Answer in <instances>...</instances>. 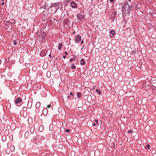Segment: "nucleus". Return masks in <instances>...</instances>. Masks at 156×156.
I'll list each match as a JSON object with an SVG mask.
<instances>
[{
  "mask_svg": "<svg viewBox=\"0 0 156 156\" xmlns=\"http://www.w3.org/2000/svg\"><path fill=\"white\" fill-rule=\"evenodd\" d=\"M129 5L127 2H125L122 7V14L123 12H125V13H128L129 14L130 13L131 9H129L128 8Z\"/></svg>",
  "mask_w": 156,
  "mask_h": 156,
  "instance_id": "nucleus-1",
  "label": "nucleus"
},
{
  "mask_svg": "<svg viewBox=\"0 0 156 156\" xmlns=\"http://www.w3.org/2000/svg\"><path fill=\"white\" fill-rule=\"evenodd\" d=\"M14 102L16 106H19L21 104V103L23 102L22 98L20 97H17L16 98Z\"/></svg>",
  "mask_w": 156,
  "mask_h": 156,
  "instance_id": "nucleus-2",
  "label": "nucleus"
},
{
  "mask_svg": "<svg viewBox=\"0 0 156 156\" xmlns=\"http://www.w3.org/2000/svg\"><path fill=\"white\" fill-rule=\"evenodd\" d=\"M81 37L80 35L77 34L75 36L74 41L76 43H78L81 41Z\"/></svg>",
  "mask_w": 156,
  "mask_h": 156,
  "instance_id": "nucleus-3",
  "label": "nucleus"
},
{
  "mask_svg": "<svg viewBox=\"0 0 156 156\" xmlns=\"http://www.w3.org/2000/svg\"><path fill=\"white\" fill-rule=\"evenodd\" d=\"M85 17V15L82 14L81 12H80V13H79L77 15V18L78 20H81L84 19Z\"/></svg>",
  "mask_w": 156,
  "mask_h": 156,
  "instance_id": "nucleus-4",
  "label": "nucleus"
},
{
  "mask_svg": "<svg viewBox=\"0 0 156 156\" xmlns=\"http://www.w3.org/2000/svg\"><path fill=\"white\" fill-rule=\"evenodd\" d=\"M48 51V50H46V49H44L41 50L40 53V56L41 57L45 56L46 55Z\"/></svg>",
  "mask_w": 156,
  "mask_h": 156,
  "instance_id": "nucleus-5",
  "label": "nucleus"
},
{
  "mask_svg": "<svg viewBox=\"0 0 156 156\" xmlns=\"http://www.w3.org/2000/svg\"><path fill=\"white\" fill-rule=\"evenodd\" d=\"M59 5V2L51 4L50 7H55L56 9H58V6Z\"/></svg>",
  "mask_w": 156,
  "mask_h": 156,
  "instance_id": "nucleus-6",
  "label": "nucleus"
},
{
  "mask_svg": "<svg viewBox=\"0 0 156 156\" xmlns=\"http://www.w3.org/2000/svg\"><path fill=\"white\" fill-rule=\"evenodd\" d=\"M38 36L39 37H41L40 41H42L44 43L46 41L45 37H46V36L41 35H38Z\"/></svg>",
  "mask_w": 156,
  "mask_h": 156,
  "instance_id": "nucleus-7",
  "label": "nucleus"
},
{
  "mask_svg": "<svg viewBox=\"0 0 156 156\" xmlns=\"http://www.w3.org/2000/svg\"><path fill=\"white\" fill-rule=\"evenodd\" d=\"M77 4L74 1H72L71 2L70 6L72 8L76 9L77 7Z\"/></svg>",
  "mask_w": 156,
  "mask_h": 156,
  "instance_id": "nucleus-8",
  "label": "nucleus"
},
{
  "mask_svg": "<svg viewBox=\"0 0 156 156\" xmlns=\"http://www.w3.org/2000/svg\"><path fill=\"white\" fill-rule=\"evenodd\" d=\"M48 113V110L47 108H44L42 111V113L44 116L47 115Z\"/></svg>",
  "mask_w": 156,
  "mask_h": 156,
  "instance_id": "nucleus-9",
  "label": "nucleus"
},
{
  "mask_svg": "<svg viewBox=\"0 0 156 156\" xmlns=\"http://www.w3.org/2000/svg\"><path fill=\"white\" fill-rule=\"evenodd\" d=\"M37 148L38 150L41 151L44 149L43 146L41 145H38V146L37 147Z\"/></svg>",
  "mask_w": 156,
  "mask_h": 156,
  "instance_id": "nucleus-10",
  "label": "nucleus"
},
{
  "mask_svg": "<svg viewBox=\"0 0 156 156\" xmlns=\"http://www.w3.org/2000/svg\"><path fill=\"white\" fill-rule=\"evenodd\" d=\"M80 64L81 65H84L86 64V61L83 58L81 59L80 60Z\"/></svg>",
  "mask_w": 156,
  "mask_h": 156,
  "instance_id": "nucleus-11",
  "label": "nucleus"
},
{
  "mask_svg": "<svg viewBox=\"0 0 156 156\" xmlns=\"http://www.w3.org/2000/svg\"><path fill=\"white\" fill-rule=\"evenodd\" d=\"M104 71L103 70H100L99 72V75L100 77H102L104 75Z\"/></svg>",
  "mask_w": 156,
  "mask_h": 156,
  "instance_id": "nucleus-12",
  "label": "nucleus"
},
{
  "mask_svg": "<svg viewBox=\"0 0 156 156\" xmlns=\"http://www.w3.org/2000/svg\"><path fill=\"white\" fill-rule=\"evenodd\" d=\"M30 135L29 132L28 131H26L25 134L24 136L26 138H28Z\"/></svg>",
  "mask_w": 156,
  "mask_h": 156,
  "instance_id": "nucleus-13",
  "label": "nucleus"
},
{
  "mask_svg": "<svg viewBox=\"0 0 156 156\" xmlns=\"http://www.w3.org/2000/svg\"><path fill=\"white\" fill-rule=\"evenodd\" d=\"M109 33L112 36H114L115 34V31L114 30H110Z\"/></svg>",
  "mask_w": 156,
  "mask_h": 156,
  "instance_id": "nucleus-14",
  "label": "nucleus"
},
{
  "mask_svg": "<svg viewBox=\"0 0 156 156\" xmlns=\"http://www.w3.org/2000/svg\"><path fill=\"white\" fill-rule=\"evenodd\" d=\"M27 111L23 112V115L24 118H26L27 116Z\"/></svg>",
  "mask_w": 156,
  "mask_h": 156,
  "instance_id": "nucleus-15",
  "label": "nucleus"
},
{
  "mask_svg": "<svg viewBox=\"0 0 156 156\" xmlns=\"http://www.w3.org/2000/svg\"><path fill=\"white\" fill-rule=\"evenodd\" d=\"M63 44L62 43H60L58 44V49L59 50H61L62 49V47Z\"/></svg>",
  "mask_w": 156,
  "mask_h": 156,
  "instance_id": "nucleus-16",
  "label": "nucleus"
},
{
  "mask_svg": "<svg viewBox=\"0 0 156 156\" xmlns=\"http://www.w3.org/2000/svg\"><path fill=\"white\" fill-rule=\"evenodd\" d=\"M76 95H77V97L78 98H80L82 97L81 93L80 92H78L77 93Z\"/></svg>",
  "mask_w": 156,
  "mask_h": 156,
  "instance_id": "nucleus-17",
  "label": "nucleus"
},
{
  "mask_svg": "<svg viewBox=\"0 0 156 156\" xmlns=\"http://www.w3.org/2000/svg\"><path fill=\"white\" fill-rule=\"evenodd\" d=\"M44 129V126L43 125H41L39 128V131L41 132L43 131Z\"/></svg>",
  "mask_w": 156,
  "mask_h": 156,
  "instance_id": "nucleus-18",
  "label": "nucleus"
},
{
  "mask_svg": "<svg viewBox=\"0 0 156 156\" xmlns=\"http://www.w3.org/2000/svg\"><path fill=\"white\" fill-rule=\"evenodd\" d=\"M41 105V103L40 102H38L36 104L35 107L36 108H39Z\"/></svg>",
  "mask_w": 156,
  "mask_h": 156,
  "instance_id": "nucleus-19",
  "label": "nucleus"
},
{
  "mask_svg": "<svg viewBox=\"0 0 156 156\" xmlns=\"http://www.w3.org/2000/svg\"><path fill=\"white\" fill-rule=\"evenodd\" d=\"M28 108L29 109L30 108L32 107V104L31 102L28 101L27 103Z\"/></svg>",
  "mask_w": 156,
  "mask_h": 156,
  "instance_id": "nucleus-20",
  "label": "nucleus"
},
{
  "mask_svg": "<svg viewBox=\"0 0 156 156\" xmlns=\"http://www.w3.org/2000/svg\"><path fill=\"white\" fill-rule=\"evenodd\" d=\"M71 67L72 69H75V70L76 66L75 65L74 63H72L71 65Z\"/></svg>",
  "mask_w": 156,
  "mask_h": 156,
  "instance_id": "nucleus-21",
  "label": "nucleus"
},
{
  "mask_svg": "<svg viewBox=\"0 0 156 156\" xmlns=\"http://www.w3.org/2000/svg\"><path fill=\"white\" fill-rule=\"evenodd\" d=\"M2 139L3 142H5L6 140V137L5 135L3 136H2Z\"/></svg>",
  "mask_w": 156,
  "mask_h": 156,
  "instance_id": "nucleus-22",
  "label": "nucleus"
},
{
  "mask_svg": "<svg viewBox=\"0 0 156 156\" xmlns=\"http://www.w3.org/2000/svg\"><path fill=\"white\" fill-rule=\"evenodd\" d=\"M37 68L36 66H34L32 68V70L34 72L37 71Z\"/></svg>",
  "mask_w": 156,
  "mask_h": 156,
  "instance_id": "nucleus-23",
  "label": "nucleus"
},
{
  "mask_svg": "<svg viewBox=\"0 0 156 156\" xmlns=\"http://www.w3.org/2000/svg\"><path fill=\"white\" fill-rule=\"evenodd\" d=\"M75 57H74L73 58H71L69 60V62H71L73 61H74L75 60Z\"/></svg>",
  "mask_w": 156,
  "mask_h": 156,
  "instance_id": "nucleus-24",
  "label": "nucleus"
},
{
  "mask_svg": "<svg viewBox=\"0 0 156 156\" xmlns=\"http://www.w3.org/2000/svg\"><path fill=\"white\" fill-rule=\"evenodd\" d=\"M64 20L65 21V24H68L69 21V19H68L67 18H66L65 19H64Z\"/></svg>",
  "mask_w": 156,
  "mask_h": 156,
  "instance_id": "nucleus-25",
  "label": "nucleus"
},
{
  "mask_svg": "<svg viewBox=\"0 0 156 156\" xmlns=\"http://www.w3.org/2000/svg\"><path fill=\"white\" fill-rule=\"evenodd\" d=\"M27 108L26 107H23L22 108L23 112L27 111Z\"/></svg>",
  "mask_w": 156,
  "mask_h": 156,
  "instance_id": "nucleus-26",
  "label": "nucleus"
},
{
  "mask_svg": "<svg viewBox=\"0 0 156 156\" xmlns=\"http://www.w3.org/2000/svg\"><path fill=\"white\" fill-rule=\"evenodd\" d=\"M34 128H32V127L30 129V132L31 134H32L34 132Z\"/></svg>",
  "mask_w": 156,
  "mask_h": 156,
  "instance_id": "nucleus-27",
  "label": "nucleus"
},
{
  "mask_svg": "<svg viewBox=\"0 0 156 156\" xmlns=\"http://www.w3.org/2000/svg\"><path fill=\"white\" fill-rule=\"evenodd\" d=\"M85 93H86V94H87V95H88V94L89 93V92L87 89H86V90H85L84 91V94Z\"/></svg>",
  "mask_w": 156,
  "mask_h": 156,
  "instance_id": "nucleus-28",
  "label": "nucleus"
},
{
  "mask_svg": "<svg viewBox=\"0 0 156 156\" xmlns=\"http://www.w3.org/2000/svg\"><path fill=\"white\" fill-rule=\"evenodd\" d=\"M41 35L43 36H45L46 37H47V34L46 32L45 31H44V32H43L42 34H41Z\"/></svg>",
  "mask_w": 156,
  "mask_h": 156,
  "instance_id": "nucleus-29",
  "label": "nucleus"
},
{
  "mask_svg": "<svg viewBox=\"0 0 156 156\" xmlns=\"http://www.w3.org/2000/svg\"><path fill=\"white\" fill-rule=\"evenodd\" d=\"M116 16H114V15H111V18L112 19V20H114V19L115 18V17Z\"/></svg>",
  "mask_w": 156,
  "mask_h": 156,
  "instance_id": "nucleus-30",
  "label": "nucleus"
},
{
  "mask_svg": "<svg viewBox=\"0 0 156 156\" xmlns=\"http://www.w3.org/2000/svg\"><path fill=\"white\" fill-rule=\"evenodd\" d=\"M150 145L149 144H148L147 145H146V146L145 147V148H146V149H147L148 150V149H150Z\"/></svg>",
  "mask_w": 156,
  "mask_h": 156,
  "instance_id": "nucleus-31",
  "label": "nucleus"
},
{
  "mask_svg": "<svg viewBox=\"0 0 156 156\" xmlns=\"http://www.w3.org/2000/svg\"><path fill=\"white\" fill-rule=\"evenodd\" d=\"M22 154H26V150L23 149L22 151Z\"/></svg>",
  "mask_w": 156,
  "mask_h": 156,
  "instance_id": "nucleus-32",
  "label": "nucleus"
},
{
  "mask_svg": "<svg viewBox=\"0 0 156 156\" xmlns=\"http://www.w3.org/2000/svg\"><path fill=\"white\" fill-rule=\"evenodd\" d=\"M96 92H97L98 93V94L99 95L101 93V91L99 90L98 89H97L96 90Z\"/></svg>",
  "mask_w": 156,
  "mask_h": 156,
  "instance_id": "nucleus-33",
  "label": "nucleus"
},
{
  "mask_svg": "<svg viewBox=\"0 0 156 156\" xmlns=\"http://www.w3.org/2000/svg\"><path fill=\"white\" fill-rule=\"evenodd\" d=\"M70 95L72 96V99H73L74 95L73 92H70L69 93Z\"/></svg>",
  "mask_w": 156,
  "mask_h": 156,
  "instance_id": "nucleus-34",
  "label": "nucleus"
},
{
  "mask_svg": "<svg viewBox=\"0 0 156 156\" xmlns=\"http://www.w3.org/2000/svg\"><path fill=\"white\" fill-rule=\"evenodd\" d=\"M58 147L59 148L62 149L63 148V145L62 144H60L58 145Z\"/></svg>",
  "mask_w": 156,
  "mask_h": 156,
  "instance_id": "nucleus-35",
  "label": "nucleus"
},
{
  "mask_svg": "<svg viewBox=\"0 0 156 156\" xmlns=\"http://www.w3.org/2000/svg\"><path fill=\"white\" fill-rule=\"evenodd\" d=\"M117 14V12L115 11H114L112 13V15L116 16Z\"/></svg>",
  "mask_w": 156,
  "mask_h": 156,
  "instance_id": "nucleus-36",
  "label": "nucleus"
},
{
  "mask_svg": "<svg viewBox=\"0 0 156 156\" xmlns=\"http://www.w3.org/2000/svg\"><path fill=\"white\" fill-rule=\"evenodd\" d=\"M11 23L12 24H15V20L14 19H12L11 20Z\"/></svg>",
  "mask_w": 156,
  "mask_h": 156,
  "instance_id": "nucleus-37",
  "label": "nucleus"
},
{
  "mask_svg": "<svg viewBox=\"0 0 156 156\" xmlns=\"http://www.w3.org/2000/svg\"><path fill=\"white\" fill-rule=\"evenodd\" d=\"M136 48H134L133 50L132 51V53H134V54L136 53Z\"/></svg>",
  "mask_w": 156,
  "mask_h": 156,
  "instance_id": "nucleus-38",
  "label": "nucleus"
},
{
  "mask_svg": "<svg viewBox=\"0 0 156 156\" xmlns=\"http://www.w3.org/2000/svg\"><path fill=\"white\" fill-rule=\"evenodd\" d=\"M109 1L111 3H112L113 4L115 2V0H109Z\"/></svg>",
  "mask_w": 156,
  "mask_h": 156,
  "instance_id": "nucleus-39",
  "label": "nucleus"
},
{
  "mask_svg": "<svg viewBox=\"0 0 156 156\" xmlns=\"http://www.w3.org/2000/svg\"><path fill=\"white\" fill-rule=\"evenodd\" d=\"M16 40H15L13 41V44L14 45L16 46L17 44V43L16 42Z\"/></svg>",
  "mask_w": 156,
  "mask_h": 156,
  "instance_id": "nucleus-40",
  "label": "nucleus"
},
{
  "mask_svg": "<svg viewBox=\"0 0 156 156\" xmlns=\"http://www.w3.org/2000/svg\"><path fill=\"white\" fill-rule=\"evenodd\" d=\"M37 140V139L36 138H35L33 140L32 142L33 143H34L35 144H36V143L35 142H36V140Z\"/></svg>",
  "mask_w": 156,
  "mask_h": 156,
  "instance_id": "nucleus-41",
  "label": "nucleus"
},
{
  "mask_svg": "<svg viewBox=\"0 0 156 156\" xmlns=\"http://www.w3.org/2000/svg\"><path fill=\"white\" fill-rule=\"evenodd\" d=\"M70 130L69 129H66L65 130V131L67 133H69V132H70Z\"/></svg>",
  "mask_w": 156,
  "mask_h": 156,
  "instance_id": "nucleus-42",
  "label": "nucleus"
},
{
  "mask_svg": "<svg viewBox=\"0 0 156 156\" xmlns=\"http://www.w3.org/2000/svg\"><path fill=\"white\" fill-rule=\"evenodd\" d=\"M153 84L156 83V80H153L152 81Z\"/></svg>",
  "mask_w": 156,
  "mask_h": 156,
  "instance_id": "nucleus-43",
  "label": "nucleus"
},
{
  "mask_svg": "<svg viewBox=\"0 0 156 156\" xmlns=\"http://www.w3.org/2000/svg\"><path fill=\"white\" fill-rule=\"evenodd\" d=\"M133 6H132V5H130L128 6V8L129 9H131L132 8Z\"/></svg>",
  "mask_w": 156,
  "mask_h": 156,
  "instance_id": "nucleus-44",
  "label": "nucleus"
},
{
  "mask_svg": "<svg viewBox=\"0 0 156 156\" xmlns=\"http://www.w3.org/2000/svg\"><path fill=\"white\" fill-rule=\"evenodd\" d=\"M27 156H34L33 154L31 153H29L28 154Z\"/></svg>",
  "mask_w": 156,
  "mask_h": 156,
  "instance_id": "nucleus-45",
  "label": "nucleus"
},
{
  "mask_svg": "<svg viewBox=\"0 0 156 156\" xmlns=\"http://www.w3.org/2000/svg\"><path fill=\"white\" fill-rule=\"evenodd\" d=\"M95 122H96V124L97 125H98V121L97 120V119H95Z\"/></svg>",
  "mask_w": 156,
  "mask_h": 156,
  "instance_id": "nucleus-46",
  "label": "nucleus"
},
{
  "mask_svg": "<svg viewBox=\"0 0 156 156\" xmlns=\"http://www.w3.org/2000/svg\"><path fill=\"white\" fill-rule=\"evenodd\" d=\"M51 107V104H50V105H48L47 106V107L48 108H50V107Z\"/></svg>",
  "mask_w": 156,
  "mask_h": 156,
  "instance_id": "nucleus-47",
  "label": "nucleus"
},
{
  "mask_svg": "<svg viewBox=\"0 0 156 156\" xmlns=\"http://www.w3.org/2000/svg\"><path fill=\"white\" fill-rule=\"evenodd\" d=\"M128 133H133V131L131 130H129L128 132Z\"/></svg>",
  "mask_w": 156,
  "mask_h": 156,
  "instance_id": "nucleus-48",
  "label": "nucleus"
},
{
  "mask_svg": "<svg viewBox=\"0 0 156 156\" xmlns=\"http://www.w3.org/2000/svg\"><path fill=\"white\" fill-rule=\"evenodd\" d=\"M65 54L66 55H68V53L67 51H66L65 52Z\"/></svg>",
  "mask_w": 156,
  "mask_h": 156,
  "instance_id": "nucleus-49",
  "label": "nucleus"
},
{
  "mask_svg": "<svg viewBox=\"0 0 156 156\" xmlns=\"http://www.w3.org/2000/svg\"><path fill=\"white\" fill-rule=\"evenodd\" d=\"M154 13V12H153V11H151V12H149V14H150V15H152L153 14V13Z\"/></svg>",
  "mask_w": 156,
  "mask_h": 156,
  "instance_id": "nucleus-50",
  "label": "nucleus"
},
{
  "mask_svg": "<svg viewBox=\"0 0 156 156\" xmlns=\"http://www.w3.org/2000/svg\"><path fill=\"white\" fill-rule=\"evenodd\" d=\"M41 32V34H42L43 33V32H44V31L43 30H42V29H41L40 30Z\"/></svg>",
  "mask_w": 156,
  "mask_h": 156,
  "instance_id": "nucleus-51",
  "label": "nucleus"
},
{
  "mask_svg": "<svg viewBox=\"0 0 156 156\" xmlns=\"http://www.w3.org/2000/svg\"><path fill=\"white\" fill-rule=\"evenodd\" d=\"M76 34V32L75 31H74L72 33L73 34Z\"/></svg>",
  "mask_w": 156,
  "mask_h": 156,
  "instance_id": "nucleus-52",
  "label": "nucleus"
},
{
  "mask_svg": "<svg viewBox=\"0 0 156 156\" xmlns=\"http://www.w3.org/2000/svg\"><path fill=\"white\" fill-rule=\"evenodd\" d=\"M63 58H64V59H65L66 58V56H65V55H63Z\"/></svg>",
  "mask_w": 156,
  "mask_h": 156,
  "instance_id": "nucleus-53",
  "label": "nucleus"
},
{
  "mask_svg": "<svg viewBox=\"0 0 156 156\" xmlns=\"http://www.w3.org/2000/svg\"><path fill=\"white\" fill-rule=\"evenodd\" d=\"M15 156V155L14 154H12L11 155V156Z\"/></svg>",
  "mask_w": 156,
  "mask_h": 156,
  "instance_id": "nucleus-54",
  "label": "nucleus"
},
{
  "mask_svg": "<svg viewBox=\"0 0 156 156\" xmlns=\"http://www.w3.org/2000/svg\"><path fill=\"white\" fill-rule=\"evenodd\" d=\"M95 87H96V86H94L93 88H91V89H92V90H94V88H95Z\"/></svg>",
  "mask_w": 156,
  "mask_h": 156,
  "instance_id": "nucleus-55",
  "label": "nucleus"
},
{
  "mask_svg": "<svg viewBox=\"0 0 156 156\" xmlns=\"http://www.w3.org/2000/svg\"><path fill=\"white\" fill-rule=\"evenodd\" d=\"M83 42H84V41H83V40H82L81 41V44H83Z\"/></svg>",
  "mask_w": 156,
  "mask_h": 156,
  "instance_id": "nucleus-56",
  "label": "nucleus"
},
{
  "mask_svg": "<svg viewBox=\"0 0 156 156\" xmlns=\"http://www.w3.org/2000/svg\"><path fill=\"white\" fill-rule=\"evenodd\" d=\"M71 98V97L70 96V95H68V96H67V98Z\"/></svg>",
  "mask_w": 156,
  "mask_h": 156,
  "instance_id": "nucleus-57",
  "label": "nucleus"
},
{
  "mask_svg": "<svg viewBox=\"0 0 156 156\" xmlns=\"http://www.w3.org/2000/svg\"><path fill=\"white\" fill-rule=\"evenodd\" d=\"M5 4V3L4 2H3L2 3L1 5H4Z\"/></svg>",
  "mask_w": 156,
  "mask_h": 156,
  "instance_id": "nucleus-58",
  "label": "nucleus"
},
{
  "mask_svg": "<svg viewBox=\"0 0 156 156\" xmlns=\"http://www.w3.org/2000/svg\"><path fill=\"white\" fill-rule=\"evenodd\" d=\"M93 126H95L96 125V124L94 123L93 124Z\"/></svg>",
  "mask_w": 156,
  "mask_h": 156,
  "instance_id": "nucleus-59",
  "label": "nucleus"
},
{
  "mask_svg": "<svg viewBox=\"0 0 156 156\" xmlns=\"http://www.w3.org/2000/svg\"><path fill=\"white\" fill-rule=\"evenodd\" d=\"M46 5V4H45V5H44V8L45 9H47V8L45 7Z\"/></svg>",
  "mask_w": 156,
  "mask_h": 156,
  "instance_id": "nucleus-60",
  "label": "nucleus"
},
{
  "mask_svg": "<svg viewBox=\"0 0 156 156\" xmlns=\"http://www.w3.org/2000/svg\"><path fill=\"white\" fill-rule=\"evenodd\" d=\"M7 105H10V107H11V105L10 104H9V103L7 104Z\"/></svg>",
  "mask_w": 156,
  "mask_h": 156,
  "instance_id": "nucleus-61",
  "label": "nucleus"
},
{
  "mask_svg": "<svg viewBox=\"0 0 156 156\" xmlns=\"http://www.w3.org/2000/svg\"><path fill=\"white\" fill-rule=\"evenodd\" d=\"M49 56L51 58V55L50 54V55H49Z\"/></svg>",
  "mask_w": 156,
  "mask_h": 156,
  "instance_id": "nucleus-62",
  "label": "nucleus"
},
{
  "mask_svg": "<svg viewBox=\"0 0 156 156\" xmlns=\"http://www.w3.org/2000/svg\"><path fill=\"white\" fill-rule=\"evenodd\" d=\"M152 86L153 87H155V88H156V86H154V85H152Z\"/></svg>",
  "mask_w": 156,
  "mask_h": 156,
  "instance_id": "nucleus-63",
  "label": "nucleus"
},
{
  "mask_svg": "<svg viewBox=\"0 0 156 156\" xmlns=\"http://www.w3.org/2000/svg\"><path fill=\"white\" fill-rule=\"evenodd\" d=\"M1 60L0 59V64H1Z\"/></svg>",
  "mask_w": 156,
  "mask_h": 156,
  "instance_id": "nucleus-64",
  "label": "nucleus"
}]
</instances>
